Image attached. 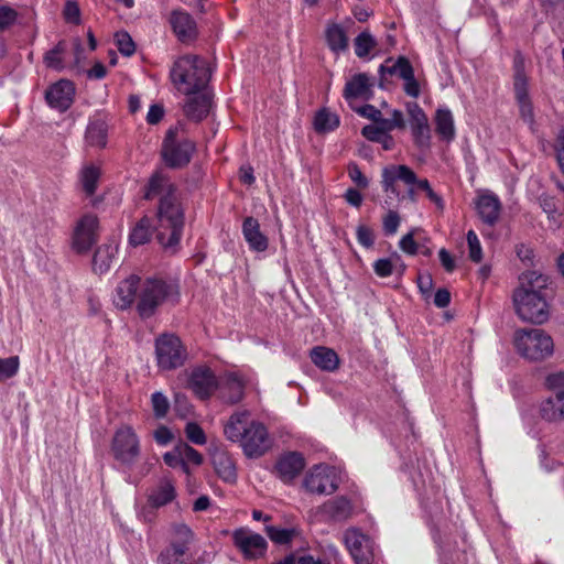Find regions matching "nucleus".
Instances as JSON below:
<instances>
[{
	"label": "nucleus",
	"mask_w": 564,
	"mask_h": 564,
	"mask_svg": "<svg viewBox=\"0 0 564 564\" xmlns=\"http://www.w3.org/2000/svg\"><path fill=\"white\" fill-rule=\"evenodd\" d=\"M210 74L212 70L207 61L197 55H185L177 58L170 72L173 85L184 95L204 90L207 87Z\"/></svg>",
	"instance_id": "4"
},
{
	"label": "nucleus",
	"mask_w": 564,
	"mask_h": 564,
	"mask_svg": "<svg viewBox=\"0 0 564 564\" xmlns=\"http://www.w3.org/2000/svg\"><path fill=\"white\" fill-rule=\"evenodd\" d=\"M304 467V457L300 453L289 452L278 459L275 471L284 482H289L297 477Z\"/></svg>",
	"instance_id": "22"
},
{
	"label": "nucleus",
	"mask_w": 564,
	"mask_h": 564,
	"mask_svg": "<svg viewBox=\"0 0 564 564\" xmlns=\"http://www.w3.org/2000/svg\"><path fill=\"white\" fill-rule=\"evenodd\" d=\"M110 454L123 470H131L142 454L141 440L129 424L120 425L110 442Z\"/></svg>",
	"instance_id": "7"
},
{
	"label": "nucleus",
	"mask_w": 564,
	"mask_h": 564,
	"mask_svg": "<svg viewBox=\"0 0 564 564\" xmlns=\"http://www.w3.org/2000/svg\"><path fill=\"white\" fill-rule=\"evenodd\" d=\"M381 177L382 188L387 194L401 198L400 191L397 187V182H402L405 185H416L419 189H422L426 194V197L435 205L437 210H444L445 202L443 197L434 192L426 178L419 180L414 171L409 166L403 164L388 165L382 170Z\"/></svg>",
	"instance_id": "6"
},
{
	"label": "nucleus",
	"mask_w": 564,
	"mask_h": 564,
	"mask_svg": "<svg viewBox=\"0 0 564 564\" xmlns=\"http://www.w3.org/2000/svg\"><path fill=\"white\" fill-rule=\"evenodd\" d=\"M546 384L552 395L542 402L541 415L549 422L564 421V371L549 375Z\"/></svg>",
	"instance_id": "11"
},
{
	"label": "nucleus",
	"mask_w": 564,
	"mask_h": 564,
	"mask_svg": "<svg viewBox=\"0 0 564 564\" xmlns=\"http://www.w3.org/2000/svg\"><path fill=\"white\" fill-rule=\"evenodd\" d=\"M376 45L377 41L369 32H361L355 39V53L358 57H366Z\"/></svg>",
	"instance_id": "42"
},
{
	"label": "nucleus",
	"mask_w": 564,
	"mask_h": 564,
	"mask_svg": "<svg viewBox=\"0 0 564 564\" xmlns=\"http://www.w3.org/2000/svg\"><path fill=\"white\" fill-rule=\"evenodd\" d=\"M517 104L519 106V111H520L521 118L525 122L532 124L533 120H534V113H533V106H532L531 99H527L523 101H517Z\"/></svg>",
	"instance_id": "57"
},
{
	"label": "nucleus",
	"mask_w": 564,
	"mask_h": 564,
	"mask_svg": "<svg viewBox=\"0 0 564 564\" xmlns=\"http://www.w3.org/2000/svg\"><path fill=\"white\" fill-rule=\"evenodd\" d=\"M438 257L443 268L447 272H453L455 270V260L446 249H441L438 252Z\"/></svg>",
	"instance_id": "63"
},
{
	"label": "nucleus",
	"mask_w": 564,
	"mask_h": 564,
	"mask_svg": "<svg viewBox=\"0 0 564 564\" xmlns=\"http://www.w3.org/2000/svg\"><path fill=\"white\" fill-rule=\"evenodd\" d=\"M194 540L193 531L184 523H174L171 527L170 545L178 546L184 551H188L189 544Z\"/></svg>",
	"instance_id": "36"
},
{
	"label": "nucleus",
	"mask_w": 564,
	"mask_h": 564,
	"mask_svg": "<svg viewBox=\"0 0 564 564\" xmlns=\"http://www.w3.org/2000/svg\"><path fill=\"white\" fill-rule=\"evenodd\" d=\"M357 241L365 248H371L375 243L373 230L366 225H358L356 229Z\"/></svg>",
	"instance_id": "53"
},
{
	"label": "nucleus",
	"mask_w": 564,
	"mask_h": 564,
	"mask_svg": "<svg viewBox=\"0 0 564 564\" xmlns=\"http://www.w3.org/2000/svg\"><path fill=\"white\" fill-rule=\"evenodd\" d=\"M164 116V108L160 105H152L147 115V122L149 124L159 123Z\"/></svg>",
	"instance_id": "62"
},
{
	"label": "nucleus",
	"mask_w": 564,
	"mask_h": 564,
	"mask_svg": "<svg viewBox=\"0 0 564 564\" xmlns=\"http://www.w3.org/2000/svg\"><path fill=\"white\" fill-rule=\"evenodd\" d=\"M100 175H101V172H100L99 166H97L93 163H87L82 167V170L79 172V182H80L83 191L87 195L91 196L95 194L97 186H98Z\"/></svg>",
	"instance_id": "34"
},
{
	"label": "nucleus",
	"mask_w": 564,
	"mask_h": 564,
	"mask_svg": "<svg viewBox=\"0 0 564 564\" xmlns=\"http://www.w3.org/2000/svg\"><path fill=\"white\" fill-rule=\"evenodd\" d=\"M98 219L95 215L83 216L75 228L73 247L77 252L88 251L97 240Z\"/></svg>",
	"instance_id": "17"
},
{
	"label": "nucleus",
	"mask_w": 564,
	"mask_h": 564,
	"mask_svg": "<svg viewBox=\"0 0 564 564\" xmlns=\"http://www.w3.org/2000/svg\"><path fill=\"white\" fill-rule=\"evenodd\" d=\"M175 496V487L172 480L163 478L149 495V503L152 507L159 508L173 501Z\"/></svg>",
	"instance_id": "30"
},
{
	"label": "nucleus",
	"mask_w": 564,
	"mask_h": 564,
	"mask_svg": "<svg viewBox=\"0 0 564 564\" xmlns=\"http://www.w3.org/2000/svg\"><path fill=\"white\" fill-rule=\"evenodd\" d=\"M186 437L194 444L204 445L206 443V435L203 429L194 422H189L185 427Z\"/></svg>",
	"instance_id": "51"
},
{
	"label": "nucleus",
	"mask_w": 564,
	"mask_h": 564,
	"mask_svg": "<svg viewBox=\"0 0 564 564\" xmlns=\"http://www.w3.org/2000/svg\"><path fill=\"white\" fill-rule=\"evenodd\" d=\"M476 208L481 220L494 226L498 223L501 213V203L497 195L492 193H482L478 196Z\"/></svg>",
	"instance_id": "24"
},
{
	"label": "nucleus",
	"mask_w": 564,
	"mask_h": 564,
	"mask_svg": "<svg viewBox=\"0 0 564 564\" xmlns=\"http://www.w3.org/2000/svg\"><path fill=\"white\" fill-rule=\"evenodd\" d=\"M186 551L178 549V546L169 545L160 553L158 564H186Z\"/></svg>",
	"instance_id": "41"
},
{
	"label": "nucleus",
	"mask_w": 564,
	"mask_h": 564,
	"mask_svg": "<svg viewBox=\"0 0 564 564\" xmlns=\"http://www.w3.org/2000/svg\"><path fill=\"white\" fill-rule=\"evenodd\" d=\"M75 86L70 80L61 79L52 84L45 91L47 105L61 112L70 108L74 102Z\"/></svg>",
	"instance_id": "16"
},
{
	"label": "nucleus",
	"mask_w": 564,
	"mask_h": 564,
	"mask_svg": "<svg viewBox=\"0 0 564 564\" xmlns=\"http://www.w3.org/2000/svg\"><path fill=\"white\" fill-rule=\"evenodd\" d=\"M312 362L323 371L333 372L339 367V357L332 348L317 346L311 351Z\"/></svg>",
	"instance_id": "28"
},
{
	"label": "nucleus",
	"mask_w": 564,
	"mask_h": 564,
	"mask_svg": "<svg viewBox=\"0 0 564 564\" xmlns=\"http://www.w3.org/2000/svg\"><path fill=\"white\" fill-rule=\"evenodd\" d=\"M398 267L403 269V264L400 260V257L398 254H393L389 258L378 259L373 263V271L380 278H388L394 272V270Z\"/></svg>",
	"instance_id": "39"
},
{
	"label": "nucleus",
	"mask_w": 564,
	"mask_h": 564,
	"mask_svg": "<svg viewBox=\"0 0 564 564\" xmlns=\"http://www.w3.org/2000/svg\"><path fill=\"white\" fill-rule=\"evenodd\" d=\"M138 284L139 278L135 275H130L121 281L115 290L113 304L120 310L130 307L134 302Z\"/></svg>",
	"instance_id": "27"
},
{
	"label": "nucleus",
	"mask_w": 564,
	"mask_h": 564,
	"mask_svg": "<svg viewBox=\"0 0 564 564\" xmlns=\"http://www.w3.org/2000/svg\"><path fill=\"white\" fill-rule=\"evenodd\" d=\"M64 17L67 22L79 23L80 11L76 2L67 1L64 9Z\"/></svg>",
	"instance_id": "58"
},
{
	"label": "nucleus",
	"mask_w": 564,
	"mask_h": 564,
	"mask_svg": "<svg viewBox=\"0 0 564 564\" xmlns=\"http://www.w3.org/2000/svg\"><path fill=\"white\" fill-rule=\"evenodd\" d=\"M18 19L15 9L8 4H0V31L11 28Z\"/></svg>",
	"instance_id": "47"
},
{
	"label": "nucleus",
	"mask_w": 564,
	"mask_h": 564,
	"mask_svg": "<svg viewBox=\"0 0 564 564\" xmlns=\"http://www.w3.org/2000/svg\"><path fill=\"white\" fill-rule=\"evenodd\" d=\"M468 257L471 261L478 263L482 259V248L477 234L474 230L467 232Z\"/></svg>",
	"instance_id": "45"
},
{
	"label": "nucleus",
	"mask_w": 564,
	"mask_h": 564,
	"mask_svg": "<svg viewBox=\"0 0 564 564\" xmlns=\"http://www.w3.org/2000/svg\"><path fill=\"white\" fill-rule=\"evenodd\" d=\"M265 532L276 544H288L300 535V530L296 528H278L274 525H267Z\"/></svg>",
	"instance_id": "38"
},
{
	"label": "nucleus",
	"mask_w": 564,
	"mask_h": 564,
	"mask_svg": "<svg viewBox=\"0 0 564 564\" xmlns=\"http://www.w3.org/2000/svg\"><path fill=\"white\" fill-rule=\"evenodd\" d=\"M399 246L401 250L408 254H415L417 252V245L411 232L402 237V239L399 242Z\"/></svg>",
	"instance_id": "59"
},
{
	"label": "nucleus",
	"mask_w": 564,
	"mask_h": 564,
	"mask_svg": "<svg viewBox=\"0 0 564 564\" xmlns=\"http://www.w3.org/2000/svg\"><path fill=\"white\" fill-rule=\"evenodd\" d=\"M513 90L517 101L530 99L529 80L524 73V63L521 56L514 58Z\"/></svg>",
	"instance_id": "31"
},
{
	"label": "nucleus",
	"mask_w": 564,
	"mask_h": 564,
	"mask_svg": "<svg viewBox=\"0 0 564 564\" xmlns=\"http://www.w3.org/2000/svg\"><path fill=\"white\" fill-rule=\"evenodd\" d=\"M224 434L228 441L238 443L249 458H259L271 447L267 426L260 421L250 420L247 410L236 411L229 416L224 424Z\"/></svg>",
	"instance_id": "2"
},
{
	"label": "nucleus",
	"mask_w": 564,
	"mask_h": 564,
	"mask_svg": "<svg viewBox=\"0 0 564 564\" xmlns=\"http://www.w3.org/2000/svg\"><path fill=\"white\" fill-rule=\"evenodd\" d=\"M246 380L239 372H228L219 382L218 389L220 390V398L235 404L242 400Z\"/></svg>",
	"instance_id": "21"
},
{
	"label": "nucleus",
	"mask_w": 564,
	"mask_h": 564,
	"mask_svg": "<svg viewBox=\"0 0 564 564\" xmlns=\"http://www.w3.org/2000/svg\"><path fill=\"white\" fill-rule=\"evenodd\" d=\"M400 225V217L397 212L389 210L382 219V227L386 235H394Z\"/></svg>",
	"instance_id": "54"
},
{
	"label": "nucleus",
	"mask_w": 564,
	"mask_h": 564,
	"mask_svg": "<svg viewBox=\"0 0 564 564\" xmlns=\"http://www.w3.org/2000/svg\"><path fill=\"white\" fill-rule=\"evenodd\" d=\"M514 346L522 357L535 361L552 356L554 351L552 337L540 328L517 330Z\"/></svg>",
	"instance_id": "8"
},
{
	"label": "nucleus",
	"mask_w": 564,
	"mask_h": 564,
	"mask_svg": "<svg viewBox=\"0 0 564 564\" xmlns=\"http://www.w3.org/2000/svg\"><path fill=\"white\" fill-rule=\"evenodd\" d=\"M406 110L410 117L412 134L419 147H429L431 140V129L427 117L423 109L416 102H409Z\"/></svg>",
	"instance_id": "19"
},
{
	"label": "nucleus",
	"mask_w": 564,
	"mask_h": 564,
	"mask_svg": "<svg viewBox=\"0 0 564 564\" xmlns=\"http://www.w3.org/2000/svg\"><path fill=\"white\" fill-rule=\"evenodd\" d=\"M343 543L355 564H373L375 543L358 528L346 529L343 533Z\"/></svg>",
	"instance_id": "12"
},
{
	"label": "nucleus",
	"mask_w": 564,
	"mask_h": 564,
	"mask_svg": "<svg viewBox=\"0 0 564 564\" xmlns=\"http://www.w3.org/2000/svg\"><path fill=\"white\" fill-rule=\"evenodd\" d=\"M375 85L373 77L359 73L354 75L349 80H347L344 88V98L351 102L352 100H369L372 96V87Z\"/></svg>",
	"instance_id": "20"
},
{
	"label": "nucleus",
	"mask_w": 564,
	"mask_h": 564,
	"mask_svg": "<svg viewBox=\"0 0 564 564\" xmlns=\"http://www.w3.org/2000/svg\"><path fill=\"white\" fill-rule=\"evenodd\" d=\"M361 133L369 141L378 142L384 134V131H382V129H379L377 124H368L362 128Z\"/></svg>",
	"instance_id": "60"
},
{
	"label": "nucleus",
	"mask_w": 564,
	"mask_h": 564,
	"mask_svg": "<svg viewBox=\"0 0 564 564\" xmlns=\"http://www.w3.org/2000/svg\"><path fill=\"white\" fill-rule=\"evenodd\" d=\"M112 257L113 248L108 246L98 248L93 260L94 269L100 273L107 271Z\"/></svg>",
	"instance_id": "43"
},
{
	"label": "nucleus",
	"mask_w": 564,
	"mask_h": 564,
	"mask_svg": "<svg viewBox=\"0 0 564 564\" xmlns=\"http://www.w3.org/2000/svg\"><path fill=\"white\" fill-rule=\"evenodd\" d=\"M547 278L535 271L523 273L520 285L513 291L512 301L516 314L523 322L543 324L549 319L550 310L542 289Z\"/></svg>",
	"instance_id": "3"
},
{
	"label": "nucleus",
	"mask_w": 564,
	"mask_h": 564,
	"mask_svg": "<svg viewBox=\"0 0 564 564\" xmlns=\"http://www.w3.org/2000/svg\"><path fill=\"white\" fill-rule=\"evenodd\" d=\"M243 238L249 248L262 252L268 248V238L261 232L259 221L253 217H247L242 224Z\"/></svg>",
	"instance_id": "26"
},
{
	"label": "nucleus",
	"mask_w": 564,
	"mask_h": 564,
	"mask_svg": "<svg viewBox=\"0 0 564 564\" xmlns=\"http://www.w3.org/2000/svg\"><path fill=\"white\" fill-rule=\"evenodd\" d=\"M317 512L325 521L346 522L355 513V507L347 497L338 496L325 501Z\"/></svg>",
	"instance_id": "18"
},
{
	"label": "nucleus",
	"mask_w": 564,
	"mask_h": 564,
	"mask_svg": "<svg viewBox=\"0 0 564 564\" xmlns=\"http://www.w3.org/2000/svg\"><path fill=\"white\" fill-rule=\"evenodd\" d=\"M555 151L560 169L564 173V131L561 132L557 137Z\"/></svg>",
	"instance_id": "64"
},
{
	"label": "nucleus",
	"mask_w": 564,
	"mask_h": 564,
	"mask_svg": "<svg viewBox=\"0 0 564 564\" xmlns=\"http://www.w3.org/2000/svg\"><path fill=\"white\" fill-rule=\"evenodd\" d=\"M213 464L217 475L227 482H234L237 478L236 466L232 457L225 452L213 456Z\"/></svg>",
	"instance_id": "32"
},
{
	"label": "nucleus",
	"mask_w": 564,
	"mask_h": 564,
	"mask_svg": "<svg viewBox=\"0 0 564 564\" xmlns=\"http://www.w3.org/2000/svg\"><path fill=\"white\" fill-rule=\"evenodd\" d=\"M304 487L312 494H333L337 489L333 468L322 464L312 467L304 478Z\"/></svg>",
	"instance_id": "14"
},
{
	"label": "nucleus",
	"mask_w": 564,
	"mask_h": 564,
	"mask_svg": "<svg viewBox=\"0 0 564 564\" xmlns=\"http://www.w3.org/2000/svg\"><path fill=\"white\" fill-rule=\"evenodd\" d=\"M116 41H117L118 50L122 54L130 56L131 54L134 53V50H135L134 43L128 33L117 34Z\"/></svg>",
	"instance_id": "55"
},
{
	"label": "nucleus",
	"mask_w": 564,
	"mask_h": 564,
	"mask_svg": "<svg viewBox=\"0 0 564 564\" xmlns=\"http://www.w3.org/2000/svg\"><path fill=\"white\" fill-rule=\"evenodd\" d=\"M85 141L89 147L105 148L107 144V124L101 119L91 120L86 129Z\"/></svg>",
	"instance_id": "33"
},
{
	"label": "nucleus",
	"mask_w": 564,
	"mask_h": 564,
	"mask_svg": "<svg viewBox=\"0 0 564 564\" xmlns=\"http://www.w3.org/2000/svg\"><path fill=\"white\" fill-rule=\"evenodd\" d=\"M153 437L159 445H166L173 440V434L166 426H160L154 431Z\"/></svg>",
	"instance_id": "61"
},
{
	"label": "nucleus",
	"mask_w": 564,
	"mask_h": 564,
	"mask_svg": "<svg viewBox=\"0 0 564 564\" xmlns=\"http://www.w3.org/2000/svg\"><path fill=\"white\" fill-rule=\"evenodd\" d=\"M19 369L20 358L18 356L0 358V382L13 378Z\"/></svg>",
	"instance_id": "44"
},
{
	"label": "nucleus",
	"mask_w": 564,
	"mask_h": 564,
	"mask_svg": "<svg viewBox=\"0 0 564 564\" xmlns=\"http://www.w3.org/2000/svg\"><path fill=\"white\" fill-rule=\"evenodd\" d=\"M435 131L444 141H452L455 138V123L453 113L448 108H438L435 112Z\"/></svg>",
	"instance_id": "29"
},
{
	"label": "nucleus",
	"mask_w": 564,
	"mask_h": 564,
	"mask_svg": "<svg viewBox=\"0 0 564 564\" xmlns=\"http://www.w3.org/2000/svg\"><path fill=\"white\" fill-rule=\"evenodd\" d=\"M155 355L158 366L162 370L181 367L186 359V350L181 339L173 334H163L156 338Z\"/></svg>",
	"instance_id": "10"
},
{
	"label": "nucleus",
	"mask_w": 564,
	"mask_h": 564,
	"mask_svg": "<svg viewBox=\"0 0 564 564\" xmlns=\"http://www.w3.org/2000/svg\"><path fill=\"white\" fill-rule=\"evenodd\" d=\"M348 175L351 181L360 188L368 187V178L362 174L357 164H349Z\"/></svg>",
	"instance_id": "56"
},
{
	"label": "nucleus",
	"mask_w": 564,
	"mask_h": 564,
	"mask_svg": "<svg viewBox=\"0 0 564 564\" xmlns=\"http://www.w3.org/2000/svg\"><path fill=\"white\" fill-rule=\"evenodd\" d=\"M152 236L151 220L148 217L141 218L132 228L129 241L132 246H141L150 241Z\"/></svg>",
	"instance_id": "37"
},
{
	"label": "nucleus",
	"mask_w": 564,
	"mask_h": 564,
	"mask_svg": "<svg viewBox=\"0 0 564 564\" xmlns=\"http://www.w3.org/2000/svg\"><path fill=\"white\" fill-rule=\"evenodd\" d=\"M195 144L184 133L183 129L171 127L162 144V158L171 167H182L189 163Z\"/></svg>",
	"instance_id": "9"
},
{
	"label": "nucleus",
	"mask_w": 564,
	"mask_h": 564,
	"mask_svg": "<svg viewBox=\"0 0 564 564\" xmlns=\"http://www.w3.org/2000/svg\"><path fill=\"white\" fill-rule=\"evenodd\" d=\"M218 386L215 373L207 367H196L189 373L188 388L200 400L209 399Z\"/></svg>",
	"instance_id": "15"
},
{
	"label": "nucleus",
	"mask_w": 564,
	"mask_h": 564,
	"mask_svg": "<svg viewBox=\"0 0 564 564\" xmlns=\"http://www.w3.org/2000/svg\"><path fill=\"white\" fill-rule=\"evenodd\" d=\"M325 36L330 51L336 54L346 51L348 46V37L341 25L336 23L328 25Z\"/></svg>",
	"instance_id": "35"
},
{
	"label": "nucleus",
	"mask_w": 564,
	"mask_h": 564,
	"mask_svg": "<svg viewBox=\"0 0 564 564\" xmlns=\"http://www.w3.org/2000/svg\"><path fill=\"white\" fill-rule=\"evenodd\" d=\"M64 51L63 43L59 42L53 50L45 54L44 62L47 67L53 69H62L63 61L62 53Z\"/></svg>",
	"instance_id": "48"
},
{
	"label": "nucleus",
	"mask_w": 564,
	"mask_h": 564,
	"mask_svg": "<svg viewBox=\"0 0 564 564\" xmlns=\"http://www.w3.org/2000/svg\"><path fill=\"white\" fill-rule=\"evenodd\" d=\"M187 96L188 98L184 105L186 117L194 121H200L206 118L212 108V97L206 88L200 93Z\"/></svg>",
	"instance_id": "23"
},
{
	"label": "nucleus",
	"mask_w": 564,
	"mask_h": 564,
	"mask_svg": "<svg viewBox=\"0 0 564 564\" xmlns=\"http://www.w3.org/2000/svg\"><path fill=\"white\" fill-rule=\"evenodd\" d=\"M232 541L246 560L260 558L265 554L268 549V543L261 534L246 528L235 530Z\"/></svg>",
	"instance_id": "13"
},
{
	"label": "nucleus",
	"mask_w": 564,
	"mask_h": 564,
	"mask_svg": "<svg viewBox=\"0 0 564 564\" xmlns=\"http://www.w3.org/2000/svg\"><path fill=\"white\" fill-rule=\"evenodd\" d=\"M153 412L156 417H164L170 409V402L162 392H154L151 397Z\"/></svg>",
	"instance_id": "49"
},
{
	"label": "nucleus",
	"mask_w": 564,
	"mask_h": 564,
	"mask_svg": "<svg viewBox=\"0 0 564 564\" xmlns=\"http://www.w3.org/2000/svg\"><path fill=\"white\" fill-rule=\"evenodd\" d=\"M180 452L182 454V460L188 466V464L200 465L203 462L202 455L192 446L186 443L178 444Z\"/></svg>",
	"instance_id": "52"
},
{
	"label": "nucleus",
	"mask_w": 564,
	"mask_h": 564,
	"mask_svg": "<svg viewBox=\"0 0 564 564\" xmlns=\"http://www.w3.org/2000/svg\"><path fill=\"white\" fill-rule=\"evenodd\" d=\"M339 124L337 115L322 109L318 111L314 119V127L317 132H328L336 129Z\"/></svg>",
	"instance_id": "40"
},
{
	"label": "nucleus",
	"mask_w": 564,
	"mask_h": 564,
	"mask_svg": "<svg viewBox=\"0 0 564 564\" xmlns=\"http://www.w3.org/2000/svg\"><path fill=\"white\" fill-rule=\"evenodd\" d=\"M180 299L178 285L172 281L158 278L147 279L140 286L138 312L142 318L152 316L165 304H175Z\"/></svg>",
	"instance_id": "5"
},
{
	"label": "nucleus",
	"mask_w": 564,
	"mask_h": 564,
	"mask_svg": "<svg viewBox=\"0 0 564 564\" xmlns=\"http://www.w3.org/2000/svg\"><path fill=\"white\" fill-rule=\"evenodd\" d=\"M145 197L160 198L156 239L164 249H174L180 243L184 227V212L174 184L163 174L155 173L149 181Z\"/></svg>",
	"instance_id": "1"
},
{
	"label": "nucleus",
	"mask_w": 564,
	"mask_h": 564,
	"mask_svg": "<svg viewBox=\"0 0 564 564\" xmlns=\"http://www.w3.org/2000/svg\"><path fill=\"white\" fill-rule=\"evenodd\" d=\"M391 74H394L399 77L404 79H411V76L414 74L413 67L410 64V62L404 58L400 57L393 66L389 70Z\"/></svg>",
	"instance_id": "50"
},
{
	"label": "nucleus",
	"mask_w": 564,
	"mask_h": 564,
	"mask_svg": "<svg viewBox=\"0 0 564 564\" xmlns=\"http://www.w3.org/2000/svg\"><path fill=\"white\" fill-rule=\"evenodd\" d=\"M170 22L174 33L182 42L192 41L196 37V23L187 12L182 10L173 11Z\"/></svg>",
	"instance_id": "25"
},
{
	"label": "nucleus",
	"mask_w": 564,
	"mask_h": 564,
	"mask_svg": "<svg viewBox=\"0 0 564 564\" xmlns=\"http://www.w3.org/2000/svg\"><path fill=\"white\" fill-rule=\"evenodd\" d=\"M163 460L169 467H181L185 474L189 473L188 466L182 460V454L178 445H176L171 452L165 453L163 455Z\"/></svg>",
	"instance_id": "46"
}]
</instances>
